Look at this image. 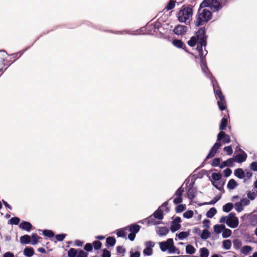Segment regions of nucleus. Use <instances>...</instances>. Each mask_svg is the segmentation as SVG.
Instances as JSON below:
<instances>
[{"label": "nucleus", "instance_id": "nucleus-1", "mask_svg": "<svg viewBox=\"0 0 257 257\" xmlns=\"http://www.w3.org/2000/svg\"><path fill=\"white\" fill-rule=\"evenodd\" d=\"M206 28H199L195 32V35L192 36L187 43L190 47L197 45L196 50L198 52L203 51V48H205L207 44L208 36L206 34Z\"/></svg>", "mask_w": 257, "mask_h": 257}, {"label": "nucleus", "instance_id": "nucleus-2", "mask_svg": "<svg viewBox=\"0 0 257 257\" xmlns=\"http://www.w3.org/2000/svg\"><path fill=\"white\" fill-rule=\"evenodd\" d=\"M204 74L210 80L215 97L216 98H218L219 99L217 102L219 109L221 111L225 110L226 109V104L225 102V98L222 94L221 90L217 80L212 75L210 71H208V72L204 73Z\"/></svg>", "mask_w": 257, "mask_h": 257}, {"label": "nucleus", "instance_id": "nucleus-3", "mask_svg": "<svg viewBox=\"0 0 257 257\" xmlns=\"http://www.w3.org/2000/svg\"><path fill=\"white\" fill-rule=\"evenodd\" d=\"M212 18V12L206 9L198 10L194 23L196 27L206 25Z\"/></svg>", "mask_w": 257, "mask_h": 257}, {"label": "nucleus", "instance_id": "nucleus-4", "mask_svg": "<svg viewBox=\"0 0 257 257\" xmlns=\"http://www.w3.org/2000/svg\"><path fill=\"white\" fill-rule=\"evenodd\" d=\"M193 12V7L192 5L183 6L178 13V20L180 22H184L186 24L189 25L190 21L187 22V20L192 17Z\"/></svg>", "mask_w": 257, "mask_h": 257}, {"label": "nucleus", "instance_id": "nucleus-5", "mask_svg": "<svg viewBox=\"0 0 257 257\" xmlns=\"http://www.w3.org/2000/svg\"><path fill=\"white\" fill-rule=\"evenodd\" d=\"M199 57L200 60V65L202 70V71L203 73H206V72H208V71H210L209 70L207 65V62L206 60V56L208 54V51L206 49V48L204 49V51H199Z\"/></svg>", "mask_w": 257, "mask_h": 257}, {"label": "nucleus", "instance_id": "nucleus-6", "mask_svg": "<svg viewBox=\"0 0 257 257\" xmlns=\"http://www.w3.org/2000/svg\"><path fill=\"white\" fill-rule=\"evenodd\" d=\"M227 225L231 228H235L239 225L238 218L236 216V214L234 212H231L229 214L227 217Z\"/></svg>", "mask_w": 257, "mask_h": 257}, {"label": "nucleus", "instance_id": "nucleus-7", "mask_svg": "<svg viewBox=\"0 0 257 257\" xmlns=\"http://www.w3.org/2000/svg\"><path fill=\"white\" fill-rule=\"evenodd\" d=\"M222 143L221 142H219L217 140L216 142L213 145L211 148L209 152H208L207 156L205 158V160L209 159L215 156L217 153L218 150L221 147Z\"/></svg>", "mask_w": 257, "mask_h": 257}, {"label": "nucleus", "instance_id": "nucleus-8", "mask_svg": "<svg viewBox=\"0 0 257 257\" xmlns=\"http://www.w3.org/2000/svg\"><path fill=\"white\" fill-rule=\"evenodd\" d=\"M182 185L175 192L174 195L176 197L173 199V203L175 204H179L182 202V195L184 192V188Z\"/></svg>", "mask_w": 257, "mask_h": 257}, {"label": "nucleus", "instance_id": "nucleus-9", "mask_svg": "<svg viewBox=\"0 0 257 257\" xmlns=\"http://www.w3.org/2000/svg\"><path fill=\"white\" fill-rule=\"evenodd\" d=\"M189 29V27L183 25H177L173 30L174 33L177 35H185Z\"/></svg>", "mask_w": 257, "mask_h": 257}, {"label": "nucleus", "instance_id": "nucleus-10", "mask_svg": "<svg viewBox=\"0 0 257 257\" xmlns=\"http://www.w3.org/2000/svg\"><path fill=\"white\" fill-rule=\"evenodd\" d=\"M217 140L219 142L222 141L223 143H229L231 142L230 137L224 131H220L217 136Z\"/></svg>", "mask_w": 257, "mask_h": 257}, {"label": "nucleus", "instance_id": "nucleus-11", "mask_svg": "<svg viewBox=\"0 0 257 257\" xmlns=\"http://www.w3.org/2000/svg\"><path fill=\"white\" fill-rule=\"evenodd\" d=\"M172 44L176 47L180 49H182L185 50V51L191 55L193 56V54L190 52L187 49L184 43L180 40L175 39L172 42Z\"/></svg>", "mask_w": 257, "mask_h": 257}, {"label": "nucleus", "instance_id": "nucleus-12", "mask_svg": "<svg viewBox=\"0 0 257 257\" xmlns=\"http://www.w3.org/2000/svg\"><path fill=\"white\" fill-rule=\"evenodd\" d=\"M211 10L213 12H218L223 8V4L219 0H210Z\"/></svg>", "mask_w": 257, "mask_h": 257}, {"label": "nucleus", "instance_id": "nucleus-13", "mask_svg": "<svg viewBox=\"0 0 257 257\" xmlns=\"http://www.w3.org/2000/svg\"><path fill=\"white\" fill-rule=\"evenodd\" d=\"M240 152L242 153L236 154L234 159L235 161L239 163L245 161L247 157V154L242 149H240Z\"/></svg>", "mask_w": 257, "mask_h": 257}, {"label": "nucleus", "instance_id": "nucleus-14", "mask_svg": "<svg viewBox=\"0 0 257 257\" xmlns=\"http://www.w3.org/2000/svg\"><path fill=\"white\" fill-rule=\"evenodd\" d=\"M19 227L22 230L29 232L32 229L33 226L30 222L22 221L19 225Z\"/></svg>", "mask_w": 257, "mask_h": 257}, {"label": "nucleus", "instance_id": "nucleus-15", "mask_svg": "<svg viewBox=\"0 0 257 257\" xmlns=\"http://www.w3.org/2000/svg\"><path fill=\"white\" fill-rule=\"evenodd\" d=\"M141 227V226L136 223H133L126 226V228L127 230L129 231L130 233L136 234L140 231Z\"/></svg>", "mask_w": 257, "mask_h": 257}, {"label": "nucleus", "instance_id": "nucleus-16", "mask_svg": "<svg viewBox=\"0 0 257 257\" xmlns=\"http://www.w3.org/2000/svg\"><path fill=\"white\" fill-rule=\"evenodd\" d=\"M247 218L250 225L252 226H257V214H247Z\"/></svg>", "mask_w": 257, "mask_h": 257}, {"label": "nucleus", "instance_id": "nucleus-17", "mask_svg": "<svg viewBox=\"0 0 257 257\" xmlns=\"http://www.w3.org/2000/svg\"><path fill=\"white\" fill-rule=\"evenodd\" d=\"M171 238H168L166 241L160 242L159 243L160 250L162 252L168 251L170 243L171 241Z\"/></svg>", "mask_w": 257, "mask_h": 257}, {"label": "nucleus", "instance_id": "nucleus-18", "mask_svg": "<svg viewBox=\"0 0 257 257\" xmlns=\"http://www.w3.org/2000/svg\"><path fill=\"white\" fill-rule=\"evenodd\" d=\"M156 231L157 234L159 236H163L166 235L168 233L169 230L166 226H164V227L157 226L156 227Z\"/></svg>", "mask_w": 257, "mask_h": 257}, {"label": "nucleus", "instance_id": "nucleus-19", "mask_svg": "<svg viewBox=\"0 0 257 257\" xmlns=\"http://www.w3.org/2000/svg\"><path fill=\"white\" fill-rule=\"evenodd\" d=\"M234 159L233 158H230L225 161H222L219 166V168L222 169L225 167H233L234 166Z\"/></svg>", "mask_w": 257, "mask_h": 257}, {"label": "nucleus", "instance_id": "nucleus-20", "mask_svg": "<svg viewBox=\"0 0 257 257\" xmlns=\"http://www.w3.org/2000/svg\"><path fill=\"white\" fill-rule=\"evenodd\" d=\"M234 175L239 179H244L243 182H246V179L244 178L245 177V172L243 169L240 168L236 169L234 170Z\"/></svg>", "mask_w": 257, "mask_h": 257}, {"label": "nucleus", "instance_id": "nucleus-21", "mask_svg": "<svg viewBox=\"0 0 257 257\" xmlns=\"http://www.w3.org/2000/svg\"><path fill=\"white\" fill-rule=\"evenodd\" d=\"M152 215L155 219L162 220L164 218L163 210L161 209V207H158Z\"/></svg>", "mask_w": 257, "mask_h": 257}, {"label": "nucleus", "instance_id": "nucleus-22", "mask_svg": "<svg viewBox=\"0 0 257 257\" xmlns=\"http://www.w3.org/2000/svg\"><path fill=\"white\" fill-rule=\"evenodd\" d=\"M171 241L170 243L169 247L168 248V252L170 254H173V253H175V252H177V254H179L180 251L176 248V247L174 245L173 239L172 238H171Z\"/></svg>", "mask_w": 257, "mask_h": 257}, {"label": "nucleus", "instance_id": "nucleus-23", "mask_svg": "<svg viewBox=\"0 0 257 257\" xmlns=\"http://www.w3.org/2000/svg\"><path fill=\"white\" fill-rule=\"evenodd\" d=\"M197 189L196 188H189L187 192L188 198L190 200H193L196 195Z\"/></svg>", "mask_w": 257, "mask_h": 257}, {"label": "nucleus", "instance_id": "nucleus-24", "mask_svg": "<svg viewBox=\"0 0 257 257\" xmlns=\"http://www.w3.org/2000/svg\"><path fill=\"white\" fill-rule=\"evenodd\" d=\"M116 242V240L114 237H108L106 240V246L108 247H113L115 245Z\"/></svg>", "mask_w": 257, "mask_h": 257}, {"label": "nucleus", "instance_id": "nucleus-25", "mask_svg": "<svg viewBox=\"0 0 257 257\" xmlns=\"http://www.w3.org/2000/svg\"><path fill=\"white\" fill-rule=\"evenodd\" d=\"M23 253L26 257H31L34 254V250L32 247H26L23 251Z\"/></svg>", "mask_w": 257, "mask_h": 257}, {"label": "nucleus", "instance_id": "nucleus-26", "mask_svg": "<svg viewBox=\"0 0 257 257\" xmlns=\"http://www.w3.org/2000/svg\"><path fill=\"white\" fill-rule=\"evenodd\" d=\"M20 242L22 244H29L31 243V237L28 235H24L20 237Z\"/></svg>", "mask_w": 257, "mask_h": 257}, {"label": "nucleus", "instance_id": "nucleus-27", "mask_svg": "<svg viewBox=\"0 0 257 257\" xmlns=\"http://www.w3.org/2000/svg\"><path fill=\"white\" fill-rule=\"evenodd\" d=\"M126 227L117 229L116 230L117 237L125 238L126 237Z\"/></svg>", "mask_w": 257, "mask_h": 257}, {"label": "nucleus", "instance_id": "nucleus-28", "mask_svg": "<svg viewBox=\"0 0 257 257\" xmlns=\"http://www.w3.org/2000/svg\"><path fill=\"white\" fill-rule=\"evenodd\" d=\"M190 235L189 231H182L176 234V236L178 238L179 240H183L187 238Z\"/></svg>", "mask_w": 257, "mask_h": 257}, {"label": "nucleus", "instance_id": "nucleus-29", "mask_svg": "<svg viewBox=\"0 0 257 257\" xmlns=\"http://www.w3.org/2000/svg\"><path fill=\"white\" fill-rule=\"evenodd\" d=\"M209 7L211 9V1L210 0H203L200 4L198 9L203 10L205 8Z\"/></svg>", "mask_w": 257, "mask_h": 257}, {"label": "nucleus", "instance_id": "nucleus-30", "mask_svg": "<svg viewBox=\"0 0 257 257\" xmlns=\"http://www.w3.org/2000/svg\"><path fill=\"white\" fill-rule=\"evenodd\" d=\"M238 185V183L234 179H231L229 180L227 184V188L229 190H233Z\"/></svg>", "mask_w": 257, "mask_h": 257}, {"label": "nucleus", "instance_id": "nucleus-31", "mask_svg": "<svg viewBox=\"0 0 257 257\" xmlns=\"http://www.w3.org/2000/svg\"><path fill=\"white\" fill-rule=\"evenodd\" d=\"M181 225L180 224H177L176 223H174V222H171L170 229L172 233H174L179 230L181 228Z\"/></svg>", "mask_w": 257, "mask_h": 257}, {"label": "nucleus", "instance_id": "nucleus-32", "mask_svg": "<svg viewBox=\"0 0 257 257\" xmlns=\"http://www.w3.org/2000/svg\"><path fill=\"white\" fill-rule=\"evenodd\" d=\"M228 123V119L227 118L223 117L220 121L219 130H221V131H223V130L226 128Z\"/></svg>", "mask_w": 257, "mask_h": 257}, {"label": "nucleus", "instance_id": "nucleus-33", "mask_svg": "<svg viewBox=\"0 0 257 257\" xmlns=\"http://www.w3.org/2000/svg\"><path fill=\"white\" fill-rule=\"evenodd\" d=\"M153 216L151 215L147 218L145 219V220H147L148 224H153L154 225H156L161 223V221H156Z\"/></svg>", "mask_w": 257, "mask_h": 257}, {"label": "nucleus", "instance_id": "nucleus-34", "mask_svg": "<svg viewBox=\"0 0 257 257\" xmlns=\"http://www.w3.org/2000/svg\"><path fill=\"white\" fill-rule=\"evenodd\" d=\"M221 196L220 195H217L215 196L212 200H211L209 202H204L202 204H200V206H203L205 205H214L215 204L217 201H218L221 199Z\"/></svg>", "mask_w": 257, "mask_h": 257}, {"label": "nucleus", "instance_id": "nucleus-35", "mask_svg": "<svg viewBox=\"0 0 257 257\" xmlns=\"http://www.w3.org/2000/svg\"><path fill=\"white\" fill-rule=\"evenodd\" d=\"M213 229H214V232L216 233L219 234L221 232H222L223 229H225V225H223V224H221V225L216 224L213 226Z\"/></svg>", "mask_w": 257, "mask_h": 257}, {"label": "nucleus", "instance_id": "nucleus-36", "mask_svg": "<svg viewBox=\"0 0 257 257\" xmlns=\"http://www.w3.org/2000/svg\"><path fill=\"white\" fill-rule=\"evenodd\" d=\"M109 32L114 33L118 35H125V34H130V35H136V33L134 32H131L129 30H123V31H113L112 30H110Z\"/></svg>", "mask_w": 257, "mask_h": 257}, {"label": "nucleus", "instance_id": "nucleus-37", "mask_svg": "<svg viewBox=\"0 0 257 257\" xmlns=\"http://www.w3.org/2000/svg\"><path fill=\"white\" fill-rule=\"evenodd\" d=\"M210 235V232L207 229H205L203 230L202 233L200 234V237L202 240H205L208 238H209Z\"/></svg>", "mask_w": 257, "mask_h": 257}, {"label": "nucleus", "instance_id": "nucleus-38", "mask_svg": "<svg viewBox=\"0 0 257 257\" xmlns=\"http://www.w3.org/2000/svg\"><path fill=\"white\" fill-rule=\"evenodd\" d=\"M217 213V210L214 207L211 208L206 213V216L208 218H211Z\"/></svg>", "mask_w": 257, "mask_h": 257}, {"label": "nucleus", "instance_id": "nucleus-39", "mask_svg": "<svg viewBox=\"0 0 257 257\" xmlns=\"http://www.w3.org/2000/svg\"><path fill=\"white\" fill-rule=\"evenodd\" d=\"M233 208V205L232 203H227L223 205V211L225 212H229Z\"/></svg>", "mask_w": 257, "mask_h": 257}, {"label": "nucleus", "instance_id": "nucleus-40", "mask_svg": "<svg viewBox=\"0 0 257 257\" xmlns=\"http://www.w3.org/2000/svg\"><path fill=\"white\" fill-rule=\"evenodd\" d=\"M30 47L31 46H29L25 49H23V50L20 51L18 52L14 53L11 54L10 56H11V58L15 59L17 57L18 55H19V57H21L26 50H27L29 48H30Z\"/></svg>", "mask_w": 257, "mask_h": 257}, {"label": "nucleus", "instance_id": "nucleus-41", "mask_svg": "<svg viewBox=\"0 0 257 257\" xmlns=\"http://www.w3.org/2000/svg\"><path fill=\"white\" fill-rule=\"evenodd\" d=\"M232 234V231L225 227V229L222 231V236L223 238H227L229 237Z\"/></svg>", "mask_w": 257, "mask_h": 257}, {"label": "nucleus", "instance_id": "nucleus-42", "mask_svg": "<svg viewBox=\"0 0 257 257\" xmlns=\"http://www.w3.org/2000/svg\"><path fill=\"white\" fill-rule=\"evenodd\" d=\"M252 250V247L249 245H245L241 248V252L244 255H247Z\"/></svg>", "mask_w": 257, "mask_h": 257}, {"label": "nucleus", "instance_id": "nucleus-43", "mask_svg": "<svg viewBox=\"0 0 257 257\" xmlns=\"http://www.w3.org/2000/svg\"><path fill=\"white\" fill-rule=\"evenodd\" d=\"M43 235L49 238H52L54 236V233L51 230L45 229L42 231Z\"/></svg>", "mask_w": 257, "mask_h": 257}, {"label": "nucleus", "instance_id": "nucleus-44", "mask_svg": "<svg viewBox=\"0 0 257 257\" xmlns=\"http://www.w3.org/2000/svg\"><path fill=\"white\" fill-rule=\"evenodd\" d=\"M195 248L191 245H187L186 246V252L187 254L192 255L195 252Z\"/></svg>", "mask_w": 257, "mask_h": 257}, {"label": "nucleus", "instance_id": "nucleus-45", "mask_svg": "<svg viewBox=\"0 0 257 257\" xmlns=\"http://www.w3.org/2000/svg\"><path fill=\"white\" fill-rule=\"evenodd\" d=\"M223 247L225 250H229L232 245V242L231 240L229 239L225 240L223 241Z\"/></svg>", "mask_w": 257, "mask_h": 257}, {"label": "nucleus", "instance_id": "nucleus-46", "mask_svg": "<svg viewBox=\"0 0 257 257\" xmlns=\"http://www.w3.org/2000/svg\"><path fill=\"white\" fill-rule=\"evenodd\" d=\"M31 238L32 239V241L30 243L33 245H36L38 242V240L42 238L41 237L38 236L36 233H33L31 235Z\"/></svg>", "mask_w": 257, "mask_h": 257}, {"label": "nucleus", "instance_id": "nucleus-47", "mask_svg": "<svg viewBox=\"0 0 257 257\" xmlns=\"http://www.w3.org/2000/svg\"><path fill=\"white\" fill-rule=\"evenodd\" d=\"M200 257H208L209 254V252L208 249L205 247H203L200 248Z\"/></svg>", "mask_w": 257, "mask_h": 257}, {"label": "nucleus", "instance_id": "nucleus-48", "mask_svg": "<svg viewBox=\"0 0 257 257\" xmlns=\"http://www.w3.org/2000/svg\"><path fill=\"white\" fill-rule=\"evenodd\" d=\"M20 221V219L16 216L12 217L9 220V223L12 225H18L19 222Z\"/></svg>", "mask_w": 257, "mask_h": 257}, {"label": "nucleus", "instance_id": "nucleus-49", "mask_svg": "<svg viewBox=\"0 0 257 257\" xmlns=\"http://www.w3.org/2000/svg\"><path fill=\"white\" fill-rule=\"evenodd\" d=\"M177 206L175 208V211L176 213H179L183 212L186 209V205L185 204H177Z\"/></svg>", "mask_w": 257, "mask_h": 257}, {"label": "nucleus", "instance_id": "nucleus-50", "mask_svg": "<svg viewBox=\"0 0 257 257\" xmlns=\"http://www.w3.org/2000/svg\"><path fill=\"white\" fill-rule=\"evenodd\" d=\"M77 250L71 248L68 251V257H77Z\"/></svg>", "mask_w": 257, "mask_h": 257}, {"label": "nucleus", "instance_id": "nucleus-51", "mask_svg": "<svg viewBox=\"0 0 257 257\" xmlns=\"http://www.w3.org/2000/svg\"><path fill=\"white\" fill-rule=\"evenodd\" d=\"M176 0H170L165 7L167 10H170L173 9L175 6Z\"/></svg>", "mask_w": 257, "mask_h": 257}, {"label": "nucleus", "instance_id": "nucleus-52", "mask_svg": "<svg viewBox=\"0 0 257 257\" xmlns=\"http://www.w3.org/2000/svg\"><path fill=\"white\" fill-rule=\"evenodd\" d=\"M222 174L221 173H213L211 175L212 179L215 181H219L222 178Z\"/></svg>", "mask_w": 257, "mask_h": 257}, {"label": "nucleus", "instance_id": "nucleus-53", "mask_svg": "<svg viewBox=\"0 0 257 257\" xmlns=\"http://www.w3.org/2000/svg\"><path fill=\"white\" fill-rule=\"evenodd\" d=\"M92 244L93 245V247H94L95 250H99L101 248L102 245V243L98 240L94 241Z\"/></svg>", "mask_w": 257, "mask_h": 257}, {"label": "nucleus", "instance_id": "nucleus-54", "mask_svg": "<svg viewBox=\"0 0 257 257\" xmlns=\"http://www.w3.org/2000/svg\"><path fill=\"white\" fill-rule=\"evenodd\" d=\"M221 158H215L212 160V162L211 163V165L213 167H217L220 166V161H221Z\"/></svg>", "mask_w": 257, "mask_h": 257}, {"label": "nucleus", "instance_id": "nucleus-55", "mask_svg": "<svg viewBox=\"0 0 257 257\" xmlns=\"http://www.w3.org/2000/svg\"><path fill=\"white\" fill-rule=\"evenodd\" d=\"M233 242V247L236 250L239 249L240 248V247L242 246L241 241L238 239L234 240Z\"/></svg>", "mask_w": 257, "mask_h": 257}, {"label": "nucleus", "instance_id": "nucleus-56", "mask_svg": "<svg viewBox=\"0 0 257 257\" xmlns=\"http://www.w3.org/2000/svg\"><path fill=\"white\" fill-rule=\"evenodd\" d=\"M193 211L192 210H189L183 213V217L186 219H190L193 216Z\"/></svg>", "mask_w": 257, "mask_h": 257}, {"label": "nucleus", "instance_id": "nucleus-57", "mask_svg": "<svg viewBox=\"0 0 257 257\" xmlns=\"http://www.w3.org/2000/svg\"><path fill=\"white\" fill-rule=\"evenodd\" d=\"M246 194L248 199L250 200H254L256 198V193L255 192L247 191H246Z\"/></svg>", "mask_w": 257, "mask_h": 257}, {"label": "nucleus", "instance_id": "nucleus-58", "mask_svg": "<svg viewBox=\"0 0 257 257\" xmlns=\"http://www.w3.org/2000/svg\"><path fill=\"white\" fill-rule=\"evenodd\" d=\"M66 236H67L66 234L62 233V234H57L55 236V237L58 241L61 242L64 240V239L65 238Z\"/></svg>", "mask_w": 257, "mask_h": 257}, {"label": "nucleus", "instance_id": "nucleus-59", "mask_svg": "<svg viewBox=\"0 0 257 257\" xmlns=\"http://www.w3.org/2000/svg\"><path fill=\"white\" fill-rule=\"evenodd\" d=\"M235 208L238 212H240L243 210V207L241 203L239 202H237L235 203Z\"/></svg>", "mask_w": 257, "mask_h": 257}, {"label": "nucleus", "instance_id": "nucleus-60", "mask_svg": "<svg viewBox=\"0 0 257 257\" xmlns=\"http://www.w3.org/2000/svg\"><path fill=\"white\" fill-rule=\"evenodd\" d=\"M155 245V243L153 242L152 241H148L145 242V248H149V249H152V248L154 247Z\"/></svg>", "mask_w": 257, "mask_h": 257}, {"label": "nucleus", "instance_id": "nucleus-61", "mask_svg": "<svg viewBox=\"0 0 257 257\" xmlns=\"http://www.w3.org/2000/svg\"><path fill=\"white\" fill-rule=\"evenodd\" d=\"M84 249L87 252H91L93 250V245L91 243H87L84 247Z\"/></svg>", "mask_w": 257, "mask_h": 257}, {"label": "nucleus", "instance_id": "nucleus-62", "mask_svg": "<svg viewBox=\"0 0 257 257\" xmlns=\"http://www.w3.org/2000/svg\"><path fill=\"white\" fill-rule=\"evenodd\" d=\"M116 250H117V253L122 254V256L124 255V254L126 251L125 249L121 246H117L116 248Z\"/></svg>", "mask_w": 257, "mask_h": 257}, {"label": "nucleus", "instance_id": "nucleus-63", "mask_svg": "<svg viewBox=\"0 0 257 257\" xmlns=\"http://www.w3.org/2000/svg\"><path fill=\"white\" fill-rule=\"evenodd\" d=\"M88 253L84 252L81 249L79 250L77 253V257H88Z\"/></svg>", "mask_w": 257, "mask_h": 257}, {"label": "nucleus", "instance_id": "nucleus-64", "mask_svg": "<svg viewBox=\"0 0 257 257\" xmlns=\"http://www.w3.org/2000/svg\"><path fill=\"white\" fill-rule=\"evenodd\" d=\"M102 252L101 257H111V252L107 249H103Z\"/></svg>", "mask_w": 257, "mask_h": 257}]
</instances>
